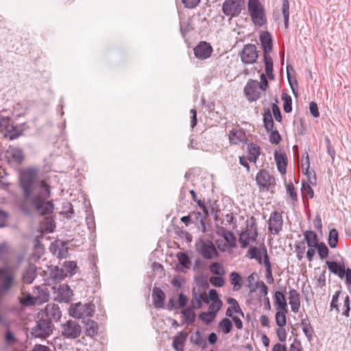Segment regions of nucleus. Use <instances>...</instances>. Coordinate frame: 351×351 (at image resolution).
<instances>
[{
  "label": "nucleus",
  "instance_id": "f257e3e1",
  "mask_svg": "<svg viewBox=\"0 0 351 351\" xmlns=\"http://www.w3.org/2000/svg\"><path fill=\"white\" fill-rule=\"evenodd\" d=\"M41 189L43 191L33 197L32 202L36 211L41 215H45L53 212V204L51 202L46 201L50 196L49 185L42 182Z\"/></svg>",
  "mask_w": 351,
  "mask_h": 351
},
{
  "label": "nucleus",
  "instance_id": "f03ea898",
  "mask_svg": "<svg viewBox=\"0 0 351 351\" xmlns=\"http://www.w3.org/2000/svg\"><path fill=\"white\" fill-rule=\"evenodd\" d=\"M36 173V170L34 169H27L20 173L19 185L25 201H28L31 198L34 189Z\"/></svg>",
  "mask_w": 351,
  "mask_h": 351
},
{
  "label": "nucleus",
  "instance_id": "7ed1b4c3",
  "mask_svg": "<svg viewBox=\"0 0 351 351\" xmlns=\"http://www.w3.org/2000/svg\"><path fill=\"white\" fill-rule=\"evenodd\" d=\"M53 330V325L49 319H45L43 316L32 328L31 334L35 338L46 339L49 337Z\"/></svg>",
  "mask_w": 351,
  "mask_h": 351
},
{
  "label": "nucleus",
  "instance_id": "20e7f679",
  "mask_svg": "<svg viewBox=\"0 0 351 351\" xmlns=\"http://www.w3.org/2000/svg\"><path fill=\"white\" fill-rule=\"evenodd\" d=\"M16 282L15 273L6 268H3L0 273V298H3L14 287Z\"/></svg>",
  "mask_w": 351,
  "mask_h": 351
},
{
  "label": "nucleus",
  "instance_id": "39448f33",
  "mask_svg": "<svg viewBox=\"0 0 351 351\" xmlns=\"http://www.w3.org/2000/svg\"><path fill=\"white\" fill-rule=\"evenodd\" d=\"M248 11L256 25L263 26L266 23L264 8L259 0H249Z\"/></svg>",
  "mask_w": 351,
  "mask_h": 351
},
{
  "label": "nucleus",
  "instance_id": "423d86ee",
  "mask_svg": "<svg viewBox=\"0 0 351 351\" xmlns=\"http://www.w3.org/2000/svg\"><path fill=\"white\" fill-rule=\"evenodd\" d=\"M95 306L92 303L82 304L81 302L71 304L69 308L71 316L77 319L92 317L94 315Z\"/></svg>",
  "mask_w": 351,
  "mask_h": 351
},
{
  "label": "nucleus",
  "instance_id": "0eeeda50",
  "mask_svg": "<svg viewBox=\"0 0 351 351\" xmlns=\"http://www.w3.org/2000/svg\"><path fill=\"white\" fill-rule=\"evenodd\" d=\"M61 335L67 339H76L82 333V326L75 320L69 319L60 326Z\"/></svg>",
  "mask_w": 351,
  "mask_h": 351
},
{
  "label": "nucleus",
  "instance_id": "6e6552de",
  "mask_svg": "<svg viewBox=\"0 0 351 351\" xmlns=\"http://www.w3.org/2000/svg\"><path fill=\"white\" fill-rule=\"evenodd\" d=\"M244 5V0H225L222 11L227 16L237 17L241 14Z\"/></svg>",
  "mask_w": 351,
  "mask_h": 351
},
{
  "label": "nucleus",
  "instance_id": "1a4fd4ad",
  "mask_svg": "<svg viewBox=\"0 0 351 351\" xmlns=\"http://www.w3.org/2000/svg\"><path fill=\"white\" fill-rule=\"evenodd\" d=\"M256 181L261 191H267L276 184L275 178L265 169H261L258 172Z\"/></svg>",
  "mask_w": 351,
  "mask_h": 351
},
{
  "label": "nucleus",
  "instance_id": "9d476101",
  "mask_svg": "<svg viewBox=\"0 0 351 351\" xmlns=\"http://www.w3.org/2000/svg\"><path fill=\"white\" fill-rule=\"evenodd\" d=\"M258 237V228L255 221L250 224V229L242 231L239 234V241L242 248H246L251 241H256Z\"/></svg>",
  "mask_w": 351,
  "mask_h": 351
},
{
  "label": "nucleus",
  "instance_id": "9b49d317",
  "mask_svg": "<svg viewBox=\"0 0 351 351\" xmlns=\"http://www.w3.org/2000/svg\"><path fill=\"white\" fill-rule=\"evenodd\" d=\"M283 219L282 213L275 210L272 212L268 220V230L270 234L278 235L282 231Z\"/></svg>",
  "mask_w": 351,
  "mask_h": 351
},
{
  "label": "nucleus",
  "instance_id": "f8f14e48",
  "mask_svg": "<svg viewBox=\"0 0 351 351\" xmlns=\"http://www.w3.org/2000/svg\"><path fill=\"white\" fill-rule=\"evenodd\" d=\"M241 59L243 64H250L256 62L258 53L256 47L254 44L245 45L241 53Z\"/></svg>",
  "mask_w": 351,
  "mask_h": 351
},
{
  "label": "nucleus",
  "instance_id": "ddd939ff",
  "mask_svg": "<svg viewBox=\"0 0 351 351\" xmlns=\"http://www.w3.org/2000/svg\"><path fill=\"white\" fill-rule=\"evenodd\" d=\"M258 82L255 80H250L244 87V94L250 101H255L260 99L261 93L258 90Z\"/></svg>",
  "mask_w": 351,
  "mask_h": 351
},
{
  "label": "nucleus",
  "instance_id": "4468645a",
  "mask_svg": "<svg viewBox=\"0 0 351 351\" xmlns=\"http://www.w3.org/2000/svg\"><path fill=\"white\" fill-rule=\"evenodd\" d=\"M199 252L205 259L208 260L218 258L219 256L215 245L210 241H202Z\"/></svg>",
  "mask_w": 351,
  "mask_h": 351
},
{
  "label": "nucleus",
  "instance_id": "2eb2a0df",
  "mask_svg": "<svg viewBox=\"0 0 351 351\" xmlns=\"http://www.w3.org/2000/svg\"><path fill=\"white\" fill-rule=\"evenodd\" d=\"M43 316L51 322H58L62 317V312L58 304H48L43 311Z\"/></svg>",
  "mask_w": 351,
  "mask_h": 351
},
{
  "label": "nucleus",
  "instance_id": "dca6fc26",
  "mask_svg": "<svg viewBox=\"0 0 351 351\" xmlns=\"http://www.w3.org/2000/svg\"><path fill=\"white\" fill-rule=\"evenodd\" d=\"M26 128L25 123L16 125H8L5 129V137L9 138L10 141L14 140L23 135Z\"/></svg>",
  "mask_w": 351,
  "mask_h": 351
},
{
  "label": "nucleus",
  "instance_id": "f3484780",
  "mask_svg": "<svg viewBox=\"0 0 351 351\" xmlns=\"http://www.w3.org/2000/svg\"><path fill=\"white\" fill-rule=\"evenodd\" d=\"M213 48L209 43L206 42H200L194 48V54L195 57L200 60H205L211 56Z\"/></svg>",
  "mask_w": 351,
  "mask_h": 351
},
{
  "label": "nucleus",
  "instance_id": "a211bd4d",
  "mask_svg": "<svg viewBox=\"0 0 351 351\" xmlns=\"http://www.w3.org/2000/svg\"><path fill=\"white\" fill-rule=\"evenodd\" d=\"M228 139L232 145H239L247 140L244 130L239 128H234L229 132Z\"/></svg>",
  "mask_w": 351,
  "mask_h": 351
},
{
  "label": "nucleus",
  "instance_id": "6ab92c4d",
  "mask_svg": "<svg viewBox=\"0 0 351 351\" xmlns=\"http://www.w3.org/2000/svg\"><path fill=\"white\" fill-rule=\"evenodd\" d=\"M56 300L60 302H69L73 296V291L69 285H60L56 291Z\"/></svg>",
  "mask_w": 351,
  "mask_h": 351
},
{
  "label": "nucleus",
  "instance_id": "aec40b11",
  "mask_svg": "<svg viewBox=\"0 0 351 351\" xmlns=\"http://www.w3.org/2000/svg\"><path fill=\"white\" fill-rule=\"evenodd\" d=\"M152 297L153 304L156 308H163L165 294L160 288L154 287L152 291Z\"/></svg>",
  "mask_w": 351,
  "mask_h": 351
},
{
  "label": "nucleus",
  "instance_id": "412c9836",
  "mask_svg": "<svg viewBox=\"0 0 351 351\" xmlns=\"http://www.w3.org/2000/svg\"><path fill=\"white\" fill-rule=\"evenodd\" d=\"M289 300L291 311L293 313H298L300 307V296L295 289H291L289 290Z\"/></svg>",
  "mask_w": 351,
  "mask_h": 351
},
{
  "label": "nucleus",
  "instance_id": "4be33fe9",
  "mask_svg": "<svg viewBox=\"0 0 351 351\" xmlns=\"http://www.w3.org/2000/svg\"><path fill=\"white\" fill-rule=\"evenodd\" d=\"M326 263L332 273L337 275L341 279L345 276L346 269L343 263H339L336 261H326Z\"/></svg>",
  "mask_w": 351,
  "mask_h": 351
},
{
  "label": "nucleus",
  "instance_id": "5701e85b",
  "mask_svg": "<svg viewBox=\"0 0 351 351\" xmlns=\"http://www.w3.org/2000/svg\"><path fill=\"white\" fill-rule=\"evenodd\" d=\"M260 40L264 51V56L269 55L272 49V39L268 32H263L260 36Z\"/></svg>",
  "mask_w": 351,
  "mask_h": 351
},
{
  "label": "nucleus",
  "instance_id": "b1692460",
  "mask_svg": "<svg viewBox=\"0 0 351 351\" xmlns=\"http://www.w3.org/2000/svg\"><path fill=\"white\" fill-rule=\"evenodd\" d=\"M274 159L276 162L278 170L282 174L286 173L287 158L282 153L276 152L274 153Z\"/></svg>",
  "mask_w": 351,
  "mask_h": 351
},
{
  "label": "nucleus",
  "instance_id": "393cba45",
  "mask_svg": "<svg viewBox=\"0 0 351 351\" xmlns=\"http://www.w3.org/2000/svg\"><path fill=\"white\" fill-rule=\"evenodd\" d=\"M36 277V269L33 265H29L23 272L22 280L24 283L31 284Z\"/></svg>",
  "mask_w": 351,
  "mask_h": 351
},
{
  "label": "nucleus",
  "instance_id": "a878e982",
  "mask_svg": "<svg viewBox=\"0 0 351 351\" xmlns=\"http://www.w3.org/2000/svg\"><path fill=\"white\" fill-rule=\"evenodd\" d=\"M248 160L256 163L261 154V149L258 145L250 143L247 147Z\"/></svg>",
  "mask_w": 351,
  "mask_h": 351
},
{
  "label": "nucleus",
  "instance_id": "bb28decb",
  "mask_svg": "<svg viewBox=\"0 0 351 351\" xmlns=\"http://www.w3.org/2000/svg\"><path fill=\"white\" fill-rule=\"evenodd\" d=\"M187 334L184 332H180L173 339V348L177 351H183L184 343L185 342Z\"/></svg>",
  "mask_w": 351,
  "mask_h": 351
},
{
  "label": "nucleus",
  "instance_id": "cd10ccee",
  "mask_svg": "<svg viewBox=\"0 0 351 351\" xmlns=\"http://www.w3.org/2000/svg\"><path fill=\"white\" fill-rule=\"evenodd\" d=\"M274 302L277 305V310L287 311V304L283 293L278 291L275 292Z\"/></svg>",
  "mask_w": 351,
  "mask_h": 351
},
{
  "label": "nucleus",
  "instance_id": "c85d7f7f",
  "mask_svg": "<svg viewBox=\"0 0 351 351\" xmlns=\"http://www.w3.org/2000/svg\"><path fill=\"white\" fill-rule=\"evenodd\" d=\"M305 241L309 247H316L318 243L317 234L312 230H307L304 233Z\"/></svg>",
  "mask_w": 351,
  "mask_h": 351
},
{
  "label": "nucleus",
  "instance_id": "c756f323",
  "mask_svg": "<svg viewBox=\"0 0 351 351\" xmlns=\"http://www.w3.org/2000/svg\"><path fill=\"white\" fill-rule=\"evenodd\" d=\"M191 341L192 343L202 348H206L207 346L205 338L199 330H197L194 334L191 335Z\"/></svg>",
  "mask_w": 351,
  "mask_h": 351
},
{
  "label": "nucleus",
  "instance_id": "7c9ffc66",
  "mask_svg": "<svg viewBox=\"0 0 351 351\" xmlns=\"http://www.w3.org/2000/svg\"><path fill=\"white\" fill-rule=\"evenodd\" d=\"M98 324L92 319H88L86 323L85 333L87 336L93 337L98 333Z\"/></svg>",
  "mask_w": 351,
  "mask_h": 351
},
{
  "label": "nucleus",
  "instance_id": "2f4dec72",
  "mask_svg": "<svg viewBox=\"0 0 351 351\" xmlns=\"http://www.w3.org/2000/svg\"><path fill=\"white\" fill-rule=\"evenodd\" d=\"M263 123L267 132H269L274 128V123L271 113L269 109L265 110L263 114Z\"/></svg>",
  "mask_w": 351,
  "mask_h": 351
},
{
  "label": "nucleus",
  "instance_id": "473e14b6",
  "mask_svg": "<svg viewBox=\"0 0 351 351\" xmlns=\"http://www.w3.org/2000/svg\"><path fill=\"white\" fill-rule=\"evenodd\" d=\"M221 235L223 237L226 242L228 243V245L232 248L236 247V237L234 234L230 230L223 229Z\"/></svg>",
  "mask_w": 351,
  "mask_h": 351
},
{
  "label": "nucleus",
  "instance_id": "72a5a7b5",
  "mask_svg": "<svg viewBox=\"0 0 351 351\" xmlns=\"http://www.w3.org/2000/svg\"><path fill=\"white\" fill-rule=\"evenodd\" d=\"M264 62L265 64V73L267 77L272 80L274 79L273 74V60L269 55L264 56Z\"/></svg>",
  "mask_w": 351,
  "mask_h": 351
},
{
  "label": "nucleus",
  "instance_id": "f704fd0d",
  "mask_svg": "<svg viewBox=\"0 0 351 351\" xmlns=\"http://www.w3.org/2000/svg\"><path fill=\"white\" fill-rule=\"evenodd\" d=\"M222 306L221 301H214L209 306V311L202 313L201 317L212 315L213 317H215L217 313L220 310Z\"/></svg>",
  "mask_w": 351,
  "mask_h": 351
},
{
  "label": "nucleus",
  "instance_id": "c9c22d12",
  "mask_svg": "<svg viewBox=\"0 0 351 351\" xmlns=\"http://www.w3.org/2000/svg\"><path fill=\"white\" fill-rule=\"evenodd\" d=\"M230 280L233 285L234 291H239L242 287V279L240 274L236 271H232L230 274Z\"/></svg>",
  "mask_w": 351,
  "mask_h": 351
},
{
  "label": "nucleus",
  "instance_id": "e433bc0d",
  "mask_svg": "<svg viewBox=\"0 0 351 351\" xmlns=\"http://www.w3.org/2000/svg\"><path fill=\"white\" fill-rule=\"evenodd\" d=\"M182 317L188 325H191L195 322V314L194 309L190 306L182 312Z\"/></svg>",
  "mask_w": 351,
  "mask_h": 351
},
{
  "label": "nucleus",
  "instance_id": "4c0bfd02",
  "mask_svg": "<svg viewBox=\"0 0 351 351\" xmlns=\"http://www.w3.org/2000/svg\"><path fill=\"white\" fill-rule=\"evenodd\" d=\"M202 297L200 293H197L194 289L192 291V298L191 301V308L193 309H199L202 306Z\"/></svg>",
  "mask_w": 351,
  "mask_h": 351
},
{
  "label": "nucleus",
  "instance_id": "58836bf2",
  "mask_svg": "<svg viewBox=\"0 0 351 351\" xmlns=\"http://www.w3.org/2000/svg\"><path fill=\"white\" fill-rule=\"evenodd\" d=\"M300 324L303 332L305 334L308 339L311 340L312 339L313 329L308 319H302Z\"/></svg>",
  "mask_w": 351,
  "mask_h": 351
},
{
  "label": "nucleus",
  "instance_id": "ea45409f",
  "mask_svg": "<svg viewBox=\"0 0 351 351\" xmlns=\"http://www.w3.org/2000/svg\"><path fill=\"white\" fill-rule=\"evenodd\" d=\"M287 311H284L282 310H277L275 315V320L276 324L279 327H284L287 323L286 319V313Z\"/></svg>",
  "mask_w": 351,
  "mask_h": 351
},
{
  "label": "nucleus",
  "instance_id": "a19ab883",
  "mask_svg": "<svg viewBox=\"0 0 351 351\" xmlns=\"http://www.w3.org/2000/svg\"><path fill=\"white\" fill-rule=\"evenodd\" d=\"M282 13L284 17L285 27L287 29L289 19V3L288 0H283L282 1Z\"/></svg>",
  "mask_w": 351,
  "mask_h": 351
},
{
  "label": "nucleus",
  "instance_id": "79ce46f5",
  "mask_svg": "<svg viewBox=\"0 0 351 351\" xmlns=\"http://www.w3.org/2000/svg\"><path fill=\"white\" fill-rule=\"evenodd\" d=\"M282 100L283 101L284 111L287 113L291 112L292 110V99L291 96L287 93H282Z\"/></svg>",
  "mask_w": 351,
  "mask_h": 351
},
{
  "label": "nucleus",
  "instance_id": "37998d69",
  "mask_svg": "<svg viewBox=\"0 0 351 351\" xmlns=\"http://www.w3.org/2000/svg\"><path fill=\"white\" fill-rule=\"evenodd\" d=\"M209 269L210 272L215 275L223 276L226 273L223 265L217 262L213 263Z\"/></svg>",
  "mask_w": 351,
  "mask_h": 351
},
{
  "label": "nucleus",
  "instance_id": "c03bdc74",
  "mask_svg": "<svg viewBox=\"0 0 351 351\" xmlns=\"http://www.w3.org/2000/svg\"><path fill=\"white\" fill-rule=\"evenodd\" d=\"M177 258L180 264L184 268L189 269L191 266V261L188 255L184 252H178Z\"/></svg>",
  "mask_w": 351,
  "mask_h": 351
},
{
  "label": "nucleus",
  "instance_id": "a18cd8bd",
  "mask_svg": "<svg viewBox=\"0 0 351 351\" xmlns=\"http://www.w3.org/2000/svg\"><path fill=\"white\" fill-rule=\"evenodd\" d=\"M338 242V232L335 228L330 230L328 235V245L330 247L335 248L337 247Z\"/></svg>",
  "mask_w": 351,
  "mask_h": 351
},
{
  "label": "nucleus",
  "instance_id": "49530a36",
  "mask_svg": "<svg viewBox=\"0 0 351 351\" xmlns=\"http://www.w3.org/2000/svg\"><path fill=\"white\" fill-rule=\"evenodd\" d=\"M301 192L303 197L312 199L314 197L313 190L308 183L302 182Z\"/></svg>",
  "mask_w": 351,
  "mask_h": 351
},
{
  "label": "nucleus",
  "instance_id": "de8ad7c7",
  "mask_svg": "<svg viewBox=\"0 0 351 351\" xmlns=\"http://www.w3.org/2000/svg\"><path fill=\"white\" fill-rule=\"evenodd\" d=\"M219 327L225 334L229 333L232 328V323L228 318H223L219 324Z\"/></svg>",
  "mask_w": 351,
  "mask_h": 351
},
{
  "label": "nucleus",
  "instance_id": "09e8293b",
  "mask_svg": "<svg viewBox=\"0 0 351 351\" xmlns=\"http://www.w3.org/2000/svg\"><path fill=\"white\" fill-rule=\"evenodd\" d=\"M12 158L17 163L21 164L24 155L21 149H14L11 154Z\"/></svg>",
  "mask_w": 351,
  "mask_h": 351
},
{
  "label": "nucleus",
  "instance_id": "8fccbe9b",
  "mask_svg": "<svg viewBox=\"0 0 351 351\" xmlns=\"http://www.w3.org/2000/svg\"><path fill=\"white\" fill-rule=\"evenodd\" d=\"M39 295L37 298H36L37 303L42 304L46 302L49 299V294L46 289H41L39 291Z\"/></svg>",
  "mask_w": 351,
  "mask_h": 351
},
{
  "label": "nucleus",
  "instance_id": "3c124183",
  "mask_svg": "<svg viewBox=\"0 0 351 351\" xmlns=\"http://www.w3.org/2000/svg\"><path fill=\"white\" fill-rule=\"evenodd\" d=\"M262 252V249L258 250L256 247L252 246L249 249L245 256L250 259H255Z\"/></svg>",
  "mask_w": 351,
  "mask_h": 351
},
{
  "label": "nucleus",
  "instance_id": "603ef678",
  "mask_svg": "<svg viewBox=\"0 0 351 351\" xmlns=\"http://www.w3.org/2000/svg\"><path fill=\"white\" fill-rule=\"evenodd\" d=\"M51 277L55 281H59L62 280L64 277L63 269L56 267V268L51 271Z\"/></svg>",
  "mask_w": 351,
  "mask_h": 351
},
{
  "label": "nucleus",
  "instance_id": "864d4df0",
  "mask_svg": "<svg viewBox=\"0 0 351 351\" xmlns=\"http://www.w3.org/2000/svg\"><path fill=\"white\" fill-rule=\"evenodd\" d=\"M316 247L317 248L319 256L322 259L328 256V249L324 243H321L318 244Z\"/></svg>",
  "mask_w": 351,
  "mask_h": 351
},
{
  "label": "nucleus",
  "instance_id": "5fc2aeb1",
  "mask_svg": "<svg viewBox=\"0 0 351 351\" xmlns=\"http://www.w3.org/2000/svg\"><path fill=\"white\" fill-rule=\"evenodd\" d=\"M269 135V141L272 144H278L281 141V136L277 130H271Z\"/></svg>",
  "mask_w": 351,
  "mask_h": 351
},
{
  "label": "nucleus",
  "instance_id": "6e6d98bb",
  "mask_svg": "<svg viewBox=\"0 0 351 351\" xmlns=\"http://www.w3.org/2000/svg\"><path fill=\"white\" fill-rule=\"evenodd\" d=\"M305 249L306 247L304 242H300L295 245V252L297 253V257L299 260H302L304 257Z\"/></svg>",
  "mask_w": 351,
  "mask_h": 351
},
{
  "label": "nucleus",
  "instance_id": "4d7b16f0",
  "mask_svg": "<svg viewBox=\"0 0 351 351\" xmlns=\"http://www.w3.org/2000/svg\"><path fill=\"white\" fill-rule=\"evenodd\" d=\"M261 82L258 83V87L261 90L265 91L269 88V83L266 77V75L264 73L261 74L260 75Z\"/></svg>",
  "mask_w": 351,
  "mask_h": 351
},
{
  "label": "nucleus",
  "instance_id": "13d9d810",
  "mask_svg": "<svg viewBox=\"0 0 351 351\" xmlns=\"http://www.w3.org/2000/svg\"><path fill=\"white\" fill-rule=\"evenodd\" d=\"M222 276H213L210 278V283L216 287H221L224 285V280Z\"/></svg>",
  "mask_w": 351,
  "mask_h": 351
},
{
  "label": "nucleus",
  "instance_id": "bf43d9fd",
  "mask_svg": "<svg viewBox=\"0 0 351 351\" xmlns=\"http://www.w3.org/2000/svg\"><path fill=\"white\" fill-rule=\"evenodd\" d=\"M256 277V273L251 274L247 278V281L248 284L247 287L250 289L251 292H254L256 290L257 287L254 285V282L255 281V278Z\"/></svg>",
  "mask_w": 351,
  "mask_h": 351
},
{
  "label": "nucleus",
  "instance_id": "052dcab7",
  "mask_svg": "<svg viewBox=\"0 0 351 351\" xmlns=\"http://www.w3.org/2000/svg\"><path fill=\"white\" fill-rule=\"evenodd\" d=\"M5 341L7 344L12 345L16 341L14 335L8 328L5 334Z\"/></svg>",
  "mask_w": 351,
  "mask_h": 351
},
{
  "label": "nucleus",
  "instance_id": "680f3d73",
  "mask_svg": "<svg viewBox=\"0 0 351 351\" xmlns=\"http://www.w3.org/2000/svg\"><path fill=\"white\" fill-rule=\"evenodd\" d=\"M66 271L71 274L76 273L77 264L74 261H67L64 264Z\"/></svg>",
  "mask_w": 351,
  "mask_h": 351
},
{
  "label": "nucleus",
  "instance_id": "e2e57ef3",
  "mask_svg": "<svg viewBox=\"0 0 351 351\" xmlns=\"http://www.w3.org/2000/svg\"><path fill=\"white\" fill-rule=\"evenodd\" d=\"M21 303L25 306H31L35 304L36 303H37V302L36 298H34L30 295H28L27 296L21 300Z\"/></svg>",
  "mask_w": 351,
  "mask_h": 351
},
{
  "label": "nucleus",
  "instance_id": "0e129e2a",
  "mask_svg": "<svg viewBox=\"0 0 351 351\" xmlns=\"http://www.w3.org/2000/svg\"><path fill=\"white\" fill-rule=\"evenodd\" d=\"M287 193L290 195V197L292 198L293 201L298 200L297 193L295 191L294 185L293 183L290 182L289 184H288L287 186Z\"/></svg>",
  "mask_w": 351,
  "mask_h": 351
},
{
  "label": "nucleus",
  "instance_id": "69168bd1",
  "mask_svg": "<svg viewBox=\"0 0 351 351\" xmlns=\"http://www.w3.org/2000/svg\"><path fill=\"white\" fill-rule=\"evenodd\" d=\"M271 110L276 120L278 122L282 121V115L279 107L276 104L271 105Z\"/></svg>",
  "mask_w": 351,
  "mask_h": 351
},
{
  "label": "nucleus",
  "instance_id": "338daca9",
  "mask_svg": "<svg viewBox=\"0 0 351 351\" xmlns=\"http://www.w3.org/2000/svg\"><path fill=\"white\" fill-rule=\"evenodd\" d=\"M201 0H182V3L186 8L192 9L197 7Z\"/></svg>",
  "mask_w": 351,
  "mask_h": 351
},
{
  "label": "nucleus",
  "instance_id": "774afa93",
  "mask_svg": "<svg viewBox=\"0 0 351 351\" xmlns=\"http://www.w3.org/2000/svg\"><path fill=\"white\" fill-rule=\"evenodd\" d=\"M278 339L281 342H285L287 338V332L284 327H279L276 330Z\"/></svg>",
  "mask_w": 351,
  "mask_h": 351
}]
</instances>
